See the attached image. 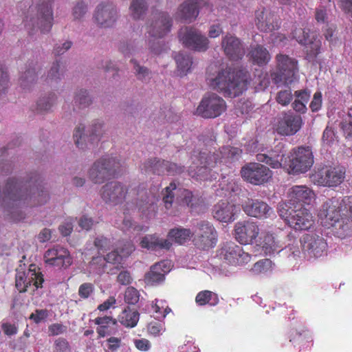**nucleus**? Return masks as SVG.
Listing matches in <instances>:
<instances>
[{
    "label": "nucleus",
    "instance_id": "f257e3e1",
    "mask_svg": "<svg viewBox=\"0 0 352 352\" xmlns=\"http://www.w3.org/2000/svg\"><path fill=\"white\" fill-rule=\"evenodd\" d=\"M48 194L43 190L36 175L26 177H9L2 192H0V208L13 214L23 205L33 202L43 204L47 201Z\"/></svg>",
    "mask_w": 352,
    "mask_h": 352
},
{
    "label": "nucleus",
    "instance_id": "f03ea898",
    "mask_svg": "<svg viewBox=\"0 0 352 352\" xmlns=\"http://www.w3.org/2000/svg\"><path fill=\"white\" fill-rule=\"evenodd\" d=\"M206 80L210 88L225 97L235 98L247 89L248 74L244 69L227 67L216 75L208 73Z\"/></svg>",
    "mask_w": 352,
    "mask_h": 352
},
{
    "label": "nucleus",
    "instance_id": "7ed1b4c3",
    "mask_svg": "<svg viewBox=\"0 0 352 352\" xmlns=\"http://www.w3.org/2000/svg\"><path fill=\"white\" fill-rule=\"evenodd\" d=\"M242 153V150L230 146H223L220 151L221 158H219V154L207 153L206 152H193L191 156L192 164L189 167L188 173L197 180L210 179L211 168L214 167L218 161L220 162L224 160L225 162H231L239 160Z\"/></svg>",
    "mask_w": 352,
    "mask_h": 352
},
{
    "label": "nucleus",
    "instance_id": "20e7f679",
    "mask_svg": "<svg viewBox=\"0 0 352 352\" xmlns=\"http://www.w3.org/2000/svg\"><path fill=\"white\" fill-rule=\"evenodd\" d=\"M320 215L323 218L325 226L331 228L338 237L345 238L351 232L352 221L341 216L339 207L334 205L332 200H328L322 205Z\"/></svg>",
    "mask_w": 352,
    "mask_h": 352
},
{
    "label": "nucleus",
    "instance_id": "39448f33",
    "mask_svg": "<svg viewBox=\"0 0 352 352\" xmlns=\"http://www.w3.org/2000/svg\"><path fill=\"white\" fill-rule=\"evenodd\" d=\"M53 0H39L36 6H30L29 14L25 16L27 28H37L45 34L48 33L53 25Z\"/></svg>",
    "mask_w": 352,
    "mask_h": 352
},
{
    "label": "nucleus",
    "instance_id": "423d86ee",
    "mask_svg": "<svg viewBox=\"0 0 352 352\" xmlns=\"http://www.w3.org/2000/svg\"><path fill=\"white\" fill-rule=\"evenodd\" d=\"M152 20L147 26L148 46L152 52L158 54L163 50L164 45L159 41L170 31L172 19L163 12L153 13Z\"/></svg>",
    "mask_w": 352,
    "mask_h": 352
},
{
    "label": "nucleus",
    "instance_id": "0eeeda50",
    "mask_svg": "<svg viewBox=\"0 0 352 352\" xmlns=\"http://www.w3.org/2000/svg\"><path fill=\"white\" fill-rule=\"evenodd\" d=\"M276 69L271 73L273 82L276 85L292 84L298 71L296 59L283 54H278L275 57Z\"/></svg>",
    "mask_w": 352,
    "mask_h": 352
},
{
    "label": "nucleus",
    "instance_id": "6e6552de",
    "mask_svg": "<svg viewBox=\"0 0 352 352\" xmlns=\"http://www.w3.org/2000/svg\"><path fill=\"white\" fill-rule=\"evenodd\" d=\"M289 157L287 173L290 175H298L307 172L314 162L313 152L309 146L294 148Z\"/></svg>",
    "mask_w": 352,
    "mask_h": 352
},
{
    "label": "nucleus",
    "instance_id": "1a4fd4ad",
    "mask_svg": "<svg viewBox=\"0 0 352 352\" xmlns=\"http://www.w3.org/2000/svg\"><path fill=\"white\" fill-rule=\"evenodd\" d=\"M278 212L285 223L295 230H308L314 223L312 214L303 207L297 210L282 208Z\"/></svg>",
    "mask_w": 352,
    "mask_h": 352
},
{
    "label": "nucleus",
    "instance_id": "9d476101",
    "mask_svg": "<svg viewBox=\"0 0 352 352\" xmlns=\"http://www.w3.org/2000/svg\"><path fill=\"white\" fill-rule=\"evenodd\" d=\"M292 34L298 43L305 45L306 59L314 64L317 63V58L320 53L322 43L316 34L311 32L309 29L300 28H296Z\"/></svg>",
    "mask_w": 352,
    "mask_h": 352
},
{
    "label": "nucleus",
    "instance_id": "9b49d317",
    "mask_svg": "<svg viewBox=\"0 0 352 352\" xmlns=\"http://www.w3.org/2000/svg\"><path fill=\"white\" fill-rule=\"evenodd\" d=\"M121 162L116 157L102 158L96 162L89 170V179L100 184L109 177H115L120 172Z\"/></svg>",
    "mask_w": 352,
    "mask_h": 352
},
{
    "label": "nucleus",
    "instance_id": "f8f14e48",
    "mask_svg": "<svg viewBox=\"0 0 352 352\" xmlns=\"http://www.w3.org/2000/svg\"><path fill=\"white\" fill-rule=\"evenodd\" d=\"M256 158L258 162L264 163L273 169H283L287 173L289 157L283 142H278L266 153H258Z\"/></svg>",
    "mask_w": 352,
    "mask_h": 352
},
{
    "label": "nucleus",
    "instance_id": "ddd939ff",
    "mask_svg": "<svg viewBox=\"0 0 352 352\" xmlns=\"http://www.w3.org/2000/svg\"><path fill=\"white\" fill-rule=\"evenodd\" d=\"M346 168L344 166H325L318 169L311 176L313 182L323 186H338L345 178Z\"/></svg>",
    "mask_w": 352,
    "mask_h": 352
},
{
    "label": "nucleus",
    "instance_id": "4468645a",
    "mask_svg": "<svg viewBox=\"0 0 352 352\" xmlns=\"http://www.w3.org/2000/svg\"><path fill=\"white\" fill-rule=\"evenodd\" d=\"M226 110V101L216 94L205 96L198 105L196 113L204 118H214Z\"/></svg>",
    "mask_w": 352,
    "mask_h": 352
},
{
    "label": "nucleus",
    "instance_id": "2eb2a0df",
    "mask_svg": "<svg viewBox=\"0 0 352 352\" xmlns=\"http://www.w3.org/2000/svg\"><path fill=\"white\" fill-rule=\"evenodd\" d=\"M218 255L226 263L234 266L245 265L252 258L250 254L245 252L240 245L232 241L224 243L219 250Z\"/></svg>",
    "mask_w": 352,
    "mask_h": 352
},
{
    "label": "nucleus",
    "instance_id": "dca6fc26",
    "mask_svg": "<svg viewBox=\"0 0 352 352\" xmlns=\"http://www.w3.org/2000/svg\"><path fill=\"white\" fill-rule=\"evenodd\" d=\"M242 177L253 185H262L267 183L272 177L268 167L258 162H251L242 167Z\"/></svg>",
    "mask_w": 352,
    "mask_h": 352
},
{
    "label": "nucleus",
    "instance_id": "f3484780",
    "mask_svg": "<svg viewBox=\"0 0 352 352\" xmlns=\"http://www.w3.org/2000/svg\"><path fill=\"white\" fill-rule=\"evenodd\" d=\"M179 38L185 47L193 50L205 52L208 48V39L195 28H182L179 32Z\"/></svg>",
    "mask_w": 352,
    "mask_h": 352
},
{
    "label": "nucleus",
    "instance_id": "a211bd4d",
    "mask_svg": "<svg viewBox=\"0 0 352 352\" xmlns=\"http://www.w3.org/2000/svg\"><path fill=\"white\" fill-rule=\"evenodd\" d=\"M197 235L193 242L195 245L201 250L213 248L217 243L214 228L208 221H202L197 223Z\"/></svg>",
    "mask_w": 352,
    "mask_h": 352
},
{
    "label": "nucleus",
    "instance_id": "6ab92c4d",
    "mask_svg": "<svg viewBox=\"0 0 352 352\" xmlns=\"http://www.w3.org/2000/svg\"><path fill=\"white\" fill-rule=\"evenodd\" d=\"M303 251L310 257L320 258L327 254V243L325 239L316 234H307L303 236Z\"/></svg>",
    "mask_w": 352,
    "mask_h": 352
},
{
    "label": "nucleus",
    "instance_id": "aec40b11",
    "mask_svg": "<svg viewBox=\"0 0 352 352\" xmlns=\"http://www.w3.org/2000/svg\"><path fill=\"white\" fill-rule=\"evenodd\" d=\"M44 281L41 273L36 270L34 265H31L28 272H18L16 274V287L19 292H25L32 285L38 288Z\"/></svg>",
    "mask_w": 352,
    "mask_h": 352
},
{
    "label": "nucleus",
    "instance_id": "412c9836",
    "mask_svg": "<svg viewBox=\"0 0 352 352\" xmlns=\"http://www.w3.org/2000/svg\"><path fill=\"white\" fill-rule=\"evenodd\" d=\"M302 117L292 113H285L275 124V130L278 134L283 136H291L296 134L302 126Z\"/></svg>",
    "mask_w": 352,
    "mask_h": 352
},
{
    "label": "nucleus",
    "instance_id": "4be33fe9",
    "mask_svg": "<svg viewBox=\"0 0 352 352\" xmlns=\"http://www.w3.org/2000/svg\"><path fill=\"white\" fill-rule=\"evenodd\" d=\"M259 228L256 222L250 220L239 221L234 226L235 238L241 244H250L257 238Z\"/></svg>",
    "mask_w": 352,
    "mask_h": 352
},
{
    "label": "nucleus",
    "instance_id": "5701e85b",
    "mask_svg": "<svg viewBox=\"0 0 352 352\" xmlns=\"http://www.w3.org/2000/svg\"><path fill=\"white\" fill-rule=\"evenodd\" d=\"M241 208L248 216L259 219L270 217L272 212V208L266 202L258 199L248 198Z\"/></svg>",
    "mask_w": 352,
    "mask_h": 352
},
{
    "label": "nucleus",
    "instance_id": "b1692460",
    "mask_svg": "<svg viewBox=\"0 0 352 352\" xmlns=\"http://www.w3.org/2000/svg\"><path fill=\"white\" fill-rule=\"evenodd\" d=\"M100 194L106 203L118 204L126 197L127 190L120 182H111L102 187Z\"/></svg>",
    "mask_w": 352,
    "mask_h": 352
},
{
    "label": "nucleus",
    "instance_id": "393cba45",
    "mask_svg": "<svg viewBox=\"0 0 352 352\" xmlns=\"http://www.w3.org/2000/svg\"><path fill=\"white\" fill-rule=\"evenodd\" d=\"M240 208L228 201H220L213 208V217L220 222L231 223L235 220Z\"/></svg>",
    "mask_w": 352,
    "mask_h": 352
},
{
    "label": "nucleus",
    "instance_id": "a878e982",
    "mask_svg": "<svg viewBox=\"0 0 352 352\" xmlns=\"http://www.w3.org/2000/svg\"><path fill=\"white\" fill-rule=\"evenodd\" d=\"M221 47L226 56L231 60H241L245 54L241 40L230 34L223 37Z\"/></svg>",
    "mask_w": 352,
    "mask_h": 352
},
{
    "label": "nucleus",
    "instance_id": "bb28decb",
    "mask_svg": "<svg viewBox=\"0 0 352 352\" xmlns=\"http://www.w3.org/2000/svg\"><path fill=\"white\" fill-rule=\"evenodd\" d=\"M44 258L49 265L58 267H67L72 264V258L68 251L59 246L47 250L45 253Z\"/></svg>",
    "mask_w": 352,
    "mask_h": 352
},
{
    "label": "nucleus",
    "instance_id": "cd10ccee",
    "mask_svg": "<svg viewBox=\"0 0 352 352\" xmlns=\"http://www.w3.org/2000/svg\"><path fill=\"white\" fill-rule=\"evenodd\" d=\"M170 270V261L168 260L161 261L153 265L149 272L144 276V282L147 285H155L163 282L165 275Z\"/></svg>",
    "mask_w": 352,
    "mask_h": 352
},
{
    "label": "nucleus",
    "instance_id": "c85d7f7f",
    "mask_svg": "<svg viewBox=\"0 0 352 352\" xmlns=\"http://www.w3.org/2000/svg\"><path fill=\"white\" fill-rule=\"evenodd\" d=\"M288 197L293 204L310 205L315 199L314 190L305 185L294 186L288 192Z\"/></svg>",
    "mask_w": 352,
    "mask_h": 352
},
{
    "label": "nucleus",
    "instance_id": "c756f323",
    "mask_svg": "<svg viewBox=\"0 0 352 352\" xmlns=\"http://www.w3.org/2000/svg\"><path fill=\"white\" fill-rule=\"evenodd\" d=\"M255 24L263 32H272L278 28V20L272 12L261 8L255 12Z\"/></svg>",
    "mask_w": 352,
    "mask_h": 352
},
{
    "label": "nucleus",
    "instance_id": "7c9ffc66",
    "mask_svg": "<svg viewBox=\"0 0 352 352\" xmlns=\"http://www.w3.org/2000/svg\"><path fill=\"white\" fill-rule=\"evenodd\" d=\"M100 25L107 28L112 25L117 18V10L111 3L100 4L94 15Z\"/></svg>",
    "mask_w": 352,
    "mask_h": 352
},
{
    "label": "nucleus",
    "instance_id": "2f4dec72",
    "mask_svg": "<svg viewBox=\"0 0 352 352\" xmlns=\"http://www.w3.org/2000/svg\"><path fill=\"white\" fill-rule=\"evenodd\" d=\"M202 3L206 4L203 0H188L182 4L177 12L178 16L186 21L191 22L195 20L199 14V8Z\"/></svg>",
    "mask_w": 352,
    "mask_h": 352
},
{
    "label": "nucleus",
    "instance_id": "473e14b6",
    "mask_svg": "<svg viewBox=\"0 0 352 352\" xmlns=\"http://www.w3.org/2000/svg\"><path fill=\"white\" fill-rule=\"evenodd\" d=\"M261 239V247L266 254L280 252L285 245L278 236L270 232L263 233Z\"/></svg>",
    "mask_w": 352,
    "mask_h": 352
},
{
    "label": "nucleus",
    "instance_id": "72a5a7b5",
    "mask_svg": "<svg viewBox=\"0 0 352 352\" xmlns=\"http://www.w3.org/2000/svg\"><path fill=\"white\" fill-rule=\"evenodd\" d=\"M136 194L139 197L137 199L136 206L143 214L148 215L151 212H155L156 208L155 197L149 196L145 189L138 190Z\"/></svg>",
    "mask_w": 352,
    "mask_h": 352
},
{
    "label": "nucleus",
    "instance_id": "f704fd0d",
    "mask_svg": "<svg viewBox=\"0 0 352 352\" xmlns=\"http://www.w3.org/2000/svg\"><path fill=\"white\" fill-rule=\"evenodd\" d=\"M40 67L38 65L29 66L22 72L20 78V87L25 91L30 90L36 84Z\"/></svg>",
    "mask_w": 352,
    "mask_h": 352
},
{
    "label": "nucleus",
    "instance_id": "c9c22d12",
    "mask_svg": "<svg viewBox=\"0 0 352 352\" xmlns=\"http://www.w3.org/2000/svg\"><path fill=\"white\" fill-rule=\"evenodd\" d=\"M248 56L254 64L258 66L266 65L271 60V55L267 49L258 44L251 46Z\"/></svg>",
    "mask_w": 352,
    "mask_h": 352
},
{
    "label": "nucleus",
    "instance_id": "e433bc0d",
    "mask_svg": "<svg viewBox=\"0 0 352 352\" xmlns=\"http://www.w3.org/2000/svg\"><path fill=\"white\" fill-rule=\"evenodd\" d=\"M141 247L148 250H169L172 243L169 239H161L155 234L146 235L140 241Z\"/></svg>",
    "mask_w": 352,
    "mask_h": 352
},
{
    "label": "nucleus",
    "instance_id": "4c0bfd02",
    "mask_svg": "<svg viewBox=\"0 0 352 352\" xmlns=\"http://www.w3.org/2000/svg\"><path fill=\"white\" fill-rule=\"evenodd\" d=\"M57 95L54 92H50L41 96L36 103L35 111L38 113H45L51 111L56 103Z\"/></svg>",
    "mask_w": 352,
    "mask_h": 352
},
{
    "label": "nucleus",
    "instance_id": "58836bf2",
    "mask_svg": "<svg viewBox=\"0 0 352 352\" xmlns=\"http://www.w3.org/2000/svg\"><path fill=\"white\" fill-rule=\"evenodd\" d=\"M167 161L157 157L148 159L143 164L142 169L155 175L166 174Z\"/></svg>",
    "mask_w": 352,
    "mask_h": 352
},
{
    "label": "nucleus",
    "instance_id": "ea45409f",
    "mask_svg": "<svg viewBox=\"0 0 352 352\" xmlns=\"http://www.w3.org/2000/svg\"><path fill=\"white\" fill-rule=\"evenodd\" d=\"M193 234V232L189 228L177 227L169 230L168 237L175 243L183 245L190 241Z\"/></svg>",
    "mask_w": 352,
    "mask_h": 352
},
{
    "label": "nucleus",
    "instance_id": "a19ab883",
    "mask_svg": "<svg viewBox=\"0 0 352 352\" xmlns=\"http://www.w3.org/2000/svg\"><path fill=\"white\" fill-rule=\"evenodd\" d=\"M195 302L199 306L214 307L219 304V298L217 294L210 290H203L197 293Z\"/></svg>",
    "mask_w": 352,
    "mask_h": 352
},
{
    "label": "nucleus",
    "instance_id": "79ce46f5",
    "mask_svg": "<svg viewBox=\"0 0 352 352\" xmlns=\"http://www.w3.org/2000/svg\"><path fill=\"white\" fill-rule=\"evenodd\" d=\"M140 314L138 311L127 307L119 315L120 322L126 327H134L139 320Z\"/></svg>",
    "mask_w": 352,
    "mask_h": 352
},
{
    "label": "nucleus",
    "instance_id": "37998d69",
    "mask_svg": "<svg viewBox=\"0 0 352 352\" xmlns=\"http://www.w3.org/2000/svg\"><path fill=\"white\" fill-rule=\"evenodd\" d=\"M175 60L180 76H185L190 69L192 59L190 54L179 52L175 56Z\"/></svg>",
    "mask_w": 352,
    "mask_h": 352
},
{
    "label": "nucleus",
    "instance_id": "c03bdc74",
    "mask_svg": "<svg viewBox=\"0 0 352 352\" xmlns=\"http://www.w3.org/2000/svg\"><path fill=\"white\" fill-rule=\"evenodd\" d=\"M74 140L76 146L81 150H85L87 146L88 135L85 124H79L74 132Z\"/></svg>",
    "mask_w": 352,
    "mask_h": 352
},
{
    "label": "nucleus",
    "instance_id": "a18cd8bd",
    "mask_svg": "<svg viewBox=\"0 0 352 352\" xmlns=\"http://www.w3.org/2000/svg\"><path fill=\"white\" fill-rule=\"evenodd\" d=\"M88 106V92L86 89H80L75 93L73 108L76 111L85 109Z\"/></svg>",
    "mask_w": 352,
    "mask_h": 352
},
{
    "label": "nucleus",
    "instance_id": "49530a36",
    "mask_svg": "<svg viewBox=\"0 0 352 352\" xmlns=\"http://www.w3.org/2000/svg\"><path fill=\"white\" fill-rule=\"evenodd\" d=\"M147 10L145 0H133L130 6L131 16L134 19H140Z\"/></svg>",
    "mask_w": 352,
    "mask_h": 352
},
{
    "label": "nucleus",
    "instance_id": "de8ad7c7",
    "mask_svg": "<svg viewBox=\"0 0 352 352\" xmlns=\"http://www.w3.org/2000/svg\"><path fill=\"white\" fill-rule=\"evenodd\" d=\"M63 76V72L60 69V62L56 60L52 63L50 69L47 72L45 81L47 83L58 82Z\"/></svg>",
    "mask_w": 352,
    "mask_h": 352
},
{
    "label": "nucleus",
    "instance_id": "09e8293b",
    "mask_svg": "<svg viewBox=\"0 0 352 352\" xmlns=\"http://www.w3.org/2000/svg\"><path fill=\"white\" fill-rule=\"evenodd\" d=\"M311 336L307 329H302L301 331H293L289 335V342H293L294 346L296 344L309 343L311 342Z\"/></svg>",
    "mask_w": 352,
    "mask_h": 352
},
{
    "label": "nucleus",
    "instance_id": "8fccbe9b",
    "mask_svg": "<svg viewBox=\"0 0 352 352\" xmlns=\"http://www.w3.org/2000/svg\"><path fill=\"white\" fill-rule=\"evenodd\" d=\"M177 188L175 183L171 182L168 186L166 187L163 192V201L167 210L170 209L172 206L174 194L173 191Z\"/></svg>",
    "mask_w": 352,
    "mask_h": 352
},
{
    "label": "nucleus",
    "instance_id": "3c124183",
    "mask_svg": "<svg viewBox=\"0 0 352 352\" xmlns=\"http://www.w3.org/2000/svg\"><path fill=\"white\" fill-rule=\"evenodd\" d=\"M322 140L328 146H331L335 142H338V135L335 130L332 127L327 126L323 131Z\"/></svg>",
    "mask_w": 352,
    "mask_h": 352
},
{
    "label": "nucleus",
    "instance_id": "603ef678",
    "mask_svg": "<svg viewBox=\"0 0 352 352\" xmlns=\"http://www.w3.org/2000/svg\"><path fill=\"white\" fill-rule=\"evenodd\" d=\"M140 299L139 292L133 287H127L124 293V301L129 305H135Z\"/></svg>",
    "mask_w": 352,
    "mask_h": 352
},
{
    "label": "nucleus",
    "instance_id": "864d4df0",
    "mask_svg": "<svg viewBox=\"0 0 352 352\" xmlns=\"http://www.w3.org/2000/svg\"><path fill=\"white\" fill-rule=\"evenodd\" d=\"M293 98V95L290 89L281 90L278 91L276 96V102L282 106L288 105Z\"/></svg>",
    "mask_w": 352,
    "mask_h": 352
},
{
    "label": "nucleus",
    "instance_id": "5fc2aeb1",
    "mask_svg": "<svg viewBox=\"0 0 352 352\" xmlns=\"http://www.w3.org/2000/svg\"><path fill=\"white\" fill-rule=\"evenodd\" d=\"M182 204L188 207L192 208L197 204V198L194 197L192 192L188 190L184 189L181 194Z\"/></svg>",
    "mask_w": 352,
    "mask_h": 352
},
{
    "label": "nucleus",
    "instance_id": "6e6d98bb",
    "mask_svg": "<svg viewBox=\"0 0 352 352\" xmlns=\"http://www.w3.org/2000/svg\"><path fill=\"white\" fill-rule=\"evenodd\" d=\"M102 135V124L99 122H94L91 124V131H89V142L99 141Z\"/></svg>",
    "mask_w": 352,
    "mask_h": 352
},
{
    "label": "nucleus",
    "instance_id": "4d7b16f0",
    "mask_svg": "<svg viewBox=\"0 0 352 352\" xmlns=\"http://www.w3.org/2000/svg\"><path fill=\"white\" fill-rule=\"evenodd\" d=\"M272 262L270 259L265 258L262 259L256 262L253 267L252 268V270L256 273H263L266 272L270 267H271Z\"/></svg>",
    "mask_w": 352,
    "mask_h": 352
},
{
    "label": "nucleus",
    "instance_id": "13d9d810",
    "mask_svg": "<svg viewBox=\"0 0 352 352\" xmlns=\"http://www.w3.org/2000/svg\"><path fill=\"white\" fill-rule=\"evenodd\" d=\"M72 46V42L70 41H65L63 43H56L53 50V53L55 56H60L67 52Z\"/></svg>",
    "mask_w": 352,
    "mask_h": 352
},
{
    "label": "nucleus",
    "instance_id": "bf43d9fd",
    "mask_svg": "<svg viewBox=\"0 0 352 352\" xmlns=\"http://www.w3.org/2000/svg\"><path fill=\"white\" fill-rule=\"evenodd\" d=\"M86 3L82 1H78L73 9V15L76 19H80L87 13Z\"/></svg>",
    "mask_w": 352,
    "mask_h": 352
},
{
    "label": "nucleus",
    "instance_id": "052dcab7",
    "mask_svg": "<svg viewBox=\"0 0 352 352\" xmlns=\"http://www.w3.org/2000/svg\"><path fill=\"white\" fill-rule=\"evenodd\" d=\"M121 338L116 337H110L106 340V352H116L121 346Z\"/></svg>",
    "mask_w": 352,
    "mask_h": 352
},
{
    "label": "nucleus",
    "instance_id": "680f3d73",
    "mask_svg": "<svg viewBox=\"0 0 352 352\" xmlns=\"http://www.w3.org/2000/svg\"><path fill=\"white\" fill-rule=\"evenodd\" d=\"M166 175H175L182 173L184 171L185 167L184 166L178 165L177 164L167 161Z\"/></svg>",
    "mask_w": 352,
    "mask_h": 352
},
{
    "label": "nucleus",
    "instance_id": "e2e57ef3",
    "mask_svg": "<svg viewBox=\"0 0 352 352\" xmlns=\"http://www.w3.org/2000/svg\"><path fill=\"white\" fill-rule=\"evenodd\" d=\"M131 62L134 64V69L138 78L141 80H146V78L149 76V70L146 67L139 65L135 60H131Z\"/></svg>",
    "mask_w": 352,
    "mask_h": 352
},
{
    "label": "nucleus",
    "instance_id": "0e129e2a",
    "mask_svg": "<svg viewBox=\"0 0 352 352\" xmlns=\"http://www.w3.org/2000/svg\"><path fill=\"white\" fill-rule=\"evenodd\" d=\"M49 316L48 311L47 309H36L34 313H32L30 319L33 320L36 324L41 322L45 320Z\"/></svg>",
    "mask_w": 352,
    "mask_h": 352
},
{
    "label": "nucleus",
    "instance_id": "69168bd1",
    "mask_svg": "<svg viewBox=\"0 0 352 352\" xmlns=\"http://www.w3.org/2000/svg\"><path fill=\"white\" fill-rule=\"evenodd\" d=\"M322 94L320 91H316L309 104V107L313 112L318 111L322 107Z\"/></svg>",
    "mask_w": 352,
    "mask_h": 352
},
{
    "label": "nucleus",
    "instance_id": "338daca9",
    "mask_svg": "<svg viewBox=\"0 0 352 352\" xmlns=\"http://www.w3.org/2000/svg\"><path fill=\"white\" fill-rule=\"evenodd\" d=\"M147 329L150 334L153 336H158L161 334L164 327L161 322H151L148 324Z\"/></svg>",
    "mask_w": 352,
    "mask_h": 352
},
{
    "label": "nucleus",
    "instance_id": "774afa93",
    "mask_svg": "<svg viewBox=\"0 0 352 352\" xmlns=\"http://www.w3.org/2000/svg\"><path fill=\"white\" fill-rule=\"evenodd\" d=\"M340 128L345 138L349 141H352V120L349 122L345 121L341 122Z\"/></svg>",
    "mask_w": 352,
    "mask_h": 352
}]
</instances>
